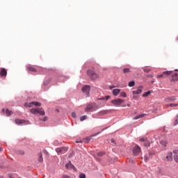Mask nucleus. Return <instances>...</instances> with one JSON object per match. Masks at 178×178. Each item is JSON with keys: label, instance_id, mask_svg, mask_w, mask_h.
<instances>
[{"label": "nucleus", "instance_id": "nucleus-1", "mask_svg": "<svg viewBox=\"0 0 178 178\" xmlns=\"http://www.w3.org/2000/svg\"><path fill=\"white\" fill-rule=\"evenodd\" d=\"M87 74L90 80H99L100 77L99 74L98 73H96L95 70H88L87 71Z\"/></svg>", "mask_w": 178, "mask_h": 178}, {"label": "nucleus", "instance_id": "nucleus-2", "mask_svg": "<svg viewBox=\"0 0 178 178\" xmlns=\"http://www.w3.org/2000/svg\"><path fill=\"white\" fill-rule=\"evenodd\" d=\"M31 113L33 115H37V113H39L41 116H44L45 115V111H44V108H33L30 109Z\"/></svg>", "mask_w": 178, "mask_h": 178}, {"label": "nucleus", "instance_id": "nucleus-3", "mask_svg": "<svg viewBox=\"0 0 178 178\" xmlns=\"http://www.w3.org/2000/svg\"><path fill=\"white\" fill-rule=\"evenodd\" d=\"M98 109V105L97 104L93 103L90 104H88L85 108V112H94Z\"/></svg>", "mask_w": 178, "mask_h": 178}, {"label": "nucleus", "instance_id": "nucleus-4", "mask_svg": "<svg viewBox=\"0 0 178 178\" xmlns=\"http://www.w3.org/2000/svg\"><path fill=\"white\" fill-rule=\"evenodd\" d=\"M24 106L26 108H33V106H41V103L38 102H31L30 103H25Z\"/></svg>", "mask_w": 178, "mask_h": 178}, {"label": "nucleus", "instance_id": "nucleus-5", "mask_svg": "<svg viewBox=\"0 0 178 178\" xmlns=\"http://www.w3.org/2000/svg\"><path fill=\"white\" fill-rule=\"evenodd\" d=\"M123 102H124V100L122 99H115L111 101V104L115 105V106H120Z\"/></svg>", "mask_w": 178, "mask_h": 178}, {"label": "nucleus", "instance_id": "nucleus-6", "mask_svg": "<svg viewBox=\"0 0 178 178\" xmlns=\"http://www.w3.org/2000/svg\"><path fill=\"white\" fill-rule=\"evenodd\" d=\"M133 154L135 156H138L141 154V148L138 145H136L133 149Z\"/></svg>", "mask_w": 178, "mask_h": 178}, {"label": "nucleus", "instance_id": "nucleus-7", "mask_svg": "<svg viewBox=\"0 0 178 178\" xmlns=\"http://www.w3.org/2000/svg\"><path fill=\"white\" fill-rule=\"evenodd\" d=\"M67 147H58L57 149H56V152H57V154H58V155H60L62 154H65V152H67Z\"/></svg>", "mask_w": 178, "mask_h": 178}, {"label": "nucleus", "instance_id": "nucleus-8", "mask_svg": "<svg viewBox=\"0 0 178 178\" xmlns=\"http://www.w3.org/2000/svg\"><path fill=\"white\" fill-rule=\"evenodd\" d=\"M173 159V153L172 152H168L165 156V158L164 159V161H172Z\"/></svg>", "mask_w": 178, "mask_h": 178}, {"label": "nucleus", "instance_id": "nucleus-9", "mask_svg": "<svg viewBox=\"0 0 178 178\" xmlns=\"http://www.w3.org/2000/svg\"><path fill=\"white\" fill-rule=\"evenodd\" d=\"M82 91L84 92L86 95H87V97H88V94H90V86H84L82 88Z\"/></svg>", "mask_w": 178, "mask_h": 178}, {"label": "nucleus", "instance_id": "nucleus-10", "mask_svg": "<svg viewBox=\"0 0 178 178\" xmlns=\"http://www.w3.org/2000/svg\"><path fill=\"white\" fill-rule=\"evenodd\" d=\"M141 92H143V86H139L137 90H133L132 91V94L134 95H137L138 94H141Z\"/></svg>", "mask_w": 178, "mask_h": 178}, {"label": "nucleus", "instance_id": "nucleus-11", "mask_svg": "<svg viewBox=\"0 0 178 178\" xmlns=\"http://www.w3.org/2000/svg\"><path fill=\"white\" fill-rule=\"evenodd\" d=\"M8 71L5 68H1L0 76L1 77H6Z\"/></svg>", "mask_w": 178, "mask_h": 178}, {"label": "nucleus", "instance_id": "nucleus-12", "mask_svg": "<svg viewBox=\"0 0 178 178\" xmlns=\"http://www.w3.org/2000/svg\"><path fill=\"white\" fill-rule=\"evenodd\" d=\"M28 72H32V73H36L37 70L32 65H28L26 67Z\"/></svg>", "mask_w": 178, "mask_h": 178}, {"label": "nucleus", "instance_id": "nucleus-13", "mask_svg": "<svg viewBox=\"0 0 178 178\" xmlns=\"http://www.w3.org/2000/svg\"><path fill=\"white\" fill-rule=\"evenodd\" d=\"M16 124H23L26 123V120H20V119H15V120Z\"/></svg>", "mask_w": 178, "mask_h": 178}, {"label": "nucleus", "instance_id": "nucleus-14", "mask_svg": "<svg viewBox=\"0 0 178 178\" xmlns=\"http://www.w3.org/2000/svg\"><path fill=\"white\" fill-rule=\"evenodd\" d=\"M65 168L67 169H76L74 168V165H73V164H72V162H70V161L65 165Z\"/></svg>", "mask_w": 178, "mask_h": 178}, {"label": "nucleus", "instance_id": "nucleus-15", "mask_svg": "<svg viewBox=\"0 0 178 178\" xmlns=\"http://www.w3.org/2000/svg\"><path fill=\"white\" fill-rule=\"evenodd\" d=\"M145 116H147V114H145V113L140 114V115H137V116L134 117V118H133V120H137L141 119V118H144V117H145Z\"/></svg>", "mask_w": 178, "mask_h": 178}, {"label": "nucleus", "instance_id": "nucleus-16", "mask_svg": "<svg viewBox=\"0 0 178 178\" xmlns=\"http://www.w3.org/2000/svg\"><path fill=\"white\" fill-rule=\"evenodd\" d=\"M173 154H175L174 159H175V162H177L178 163V150H174Z\"/></svg>", "mask_w": 178, "mask_h": 178}, {"label": "nucleus", "instance_id": "nucleus-17", "mask_svg": "<svg viewBox=\"0 0 178 178\" xmlns=\"http://www.w3.org/2000/svg\"><path fill=\"white\" fill-rule=\"evenodd\" d=\"M178 73H175L172 74V79H171V81H178Z\"/></svg>", "mask_w": 178, "mask_h": 178}, {"label": "nucleus", "instance_id": "nucleus-18", "mask_svg": "<svg viewBox=\"0 0 178 178\" xmlns=\"http://www.w3.org/2000/svg\"><path fill=\"white\" fill-rule=\"evenodd\" d=\"M6 116H12V115H13V111H10L9 109H6Z\"/></svg>", "mask_w": 178, "mask_h": 178}, {"label": "nucleus", "instance_id": "nucleus-19", "mask_svg": "<svg viewBox=\"0 0 178 178\" xmlns=\"http://www.w3.org/2000/svg\"><path fill=\"white\" fill-rule=\"evenodd\" d=\"M163 76H170V74H173V71H165L163 72Z\"/></svg>", "mask_w": 178, "mask_h": 178}, {"label": "nucleus", "instance_id": "nucleus-20", "mask_svg": "<svg viewBox=\"0 0 178 178\" xmlns=\"http://www.w3.org/2000/svg\"><path fill=\"white\" fill-rule=\"evenodd\" d=\"M120 92V89H114L113 90V95L116 97Z\"/></svg>", "mask_w": 178, "mask_h": 178}, {"label": "nucleus", "instance_id": "nucleus-21", "mask_svg": "<svg viewBox=\"0 0 178 178\" xmlns=\"http://www.w3.org/2000/svg\"><path fill=\"white\" fill-rule=\"evenodd\" d=\"M123 73H131L130 68H124L122 70Z\"/></svg>", "mask_w": 178, "mask_h": 178}, {"label": "nucleus", "instance_id": "nucleus-22", "mask_svg": "<svg viewBox=\"0 0 178 178\" xmlns=\"http://www.w3.org/2000/svg\"><path fill=\"white\" fill-rule=\"evenodd\" d=\"M91 140V137H88V138H86L85 139L83 140V143H86V144L90 143Z\"/></svg>", "mask_w": 178, "mask_h": 178}, {"label": "nucleus", "instance_id": "nucleus-23", "mask_svg": "<svg viewBox=\"0 0 178 178\" xmlns=\"http://www.w3.org/2000/svg\"><path fill=\"white\" fill-rule=\"evenodd\" d=\"M136 85V82L134 81H131L128 83L129 87H134Z\"/></svg>", "mask_w": 178, "mask_h": 178}, {"label": "nucleus", "instance_id": "nucleus-24", "mask_svg": "<svg viewBox=\"0 0 178 178\" xmlns=\"http://www.w3.org/2000/svg\"><path fill=\"white\" fill-rule=\"evenodd\" d=\"M44 159H42V154L40 153L39 154V158H38V161L39 162H42Z\"/></svg>", "mask_w": 178, "mask_h": 178}, {"label": "nucleus", "instance_id": "nucleus-25", "mask_svg": "<svg viewBox=\"0 0 178 178\" xmlns=\"http://www.w3.org/2000/svg\"><path fill=\"white\" fill-rule=\"evenodd\" d=\"M143 71H144L145 73H149V72H151V68H149V67H145V68H144Z\"/></svg>", "mask_w": 178, "mask_h": 178}, {"label": "nucleus", "instance_id": "nucleus-26", "mask_svg": "<svg viewBox=\"0 0 178 178\" xmlns=\"http://www.w3.org/2000/svg\"><path fill=\"white\" fill-rule=\"evenodd\" d=\"M17 154L18 155H24V151H23V150H18V151L17 152Z\"/></svg>", "mask_w": 178, "mask_h": 178}, {"label": "nucleus", "instance_id": "nucleus-27", "mask_svg": "<svg viewBox=\"0 0 178 178\" xmlns=\"http://www.w3.org/2000/svg\"><path fill=\"white\" fill-rule=\"evenodd\" d=\"M120 96L123 97L124 98H126V97H127V94H126V92H121Z\"/></svg>", "mask_w": 178, "mask_h": 178}, {"label": "nucleus", "instance_id": "nucleus-28", "mask_svg": "<svg viewBox=\"0 0 178 178\" xmlns=\"http://www.w3.org/2000/svg\"><path fill=\"white\" fill-rule=\"evenodd\" d=\"M149 141H148V139H146V141H145V147H149Z\"/></svg>", "mask_w": 178, "mask_h": 178}, {"label": "nucleus", "instance_id": "nucleus-29", "mask_svg": "<svg viewBox=\"0 0 178 178\" xmlns=\"http://www.w3.org/2000/svg\"><path fill=\"white\" fill-rule=\"evenodd\" d=\"M149 94H151V92L147 91L143 95V97H148V95H149Z\"/></svg>", "mask_w": 178, "mask_h": 178}, {"label": "nucleus", "instance_id": "nucleus-30", "mask_svg": "<svg viewBox=\"0 0 178 178\" xmlns=\"http://www.w3.org/2000/svg\"><path fill=\"white\" fill-rule=\"evenodd\" d=\"M167 101H176V97H171L167 99Z\"/></svg>", "mask_w": 178, "mask_h": 178}, {"label": "nucleus", "instance_id": "nucleus-31", "mask_svg": "<svg viewBox=\"0 0 178 178\" xmlns=\"http://www.w3.org/2000/svg\"><path fill=\"white\" fill-rule=\"evenodd\" d=\"M86 119H87V115H83L81 117L80 120L81 122H83V120H86Z\"/></svg>", "mask_w": 178, "mask_h": 178}, {"label": "nucleus", "instance_id": "nucleus-32", "mask_svg": "<svg viewBox=\"0 0 178 178\" xmlns=\"http://www.w3.org/2000/svg\"><path fill=\"white\" fill-rule=\"evenodd\" d=\"M167 106H178V104H168Z\"/></svg>", "mask_w": 178, "mask_h": 178}, {"label": "nucleus", "instance_id": "nucleus-33", "mask_svg": "<svg viewBox=\"0 0 178 178\" xmlns=\"http://www.w3.org/2000/svg\"><path fill=\"white\" fill-rule=\"evenodd\" d=\"M161 145H163L164 147H166L168 143H166V141L162 140V141H161Z\"/></svg>", "mask_w": 178, "mask_h": 178}, {"label": "nucleus", "instance_id": "nucleus-34", "mask_svg": "<svg viewBox=\"0 0 178 178\" xmlns=\"http://www.w3.org/2000/svg\"><path fill=\"white\" fill-rule=\"evenodd\" d=\"M40 120H42V122H47L48 120V117H44L43 119L40 118Z\"/></svg>", "mask_w": 178, "mask_h": 178}, {"label": "nucleus", "instance_id": "nucleus-35", "mask_svg": "<svg viewBox=\"0 0 178 178\" xmlns=\"http://www.w3.org/2000/svg\"><path fill=\"white\" fill-rule=\"evenodd\" d=\"M105 154V152H100L97 154V156H104V154Z\"/></svg>", "mask_w": 178, "mask_h": 178}, {"label": "nucleus", "instance_id": "nucleus-36", "mask_svg": "<svg viewBox=\"0 0 178 178\" xmlns=\"http://www.w3.org/2000/svg\"><path fill=\"white\" fill-rule=\"evenodd\" d=\"M139 141L141 143H145V141H147V138H142L139 140Z\"/></svg>", "mask_w": 178, "mask_h": 178}, {"label": "nucleus", "instance_id": "nucleus-37", "mask_svg": "<svg viewBox=\"0 0 178 178\" xmlns=\"http://www.w3.org/2000/svg\"><path fill=\"white\" fill-rule=\"evenodd\" d=\"M111 98L110 96H105L104 97L102 98L101 99H106V101H108V99Z\"/></svg>", "mask_w": 178, "mask_h": 178}, {"label": "nucleus", "instance_id": "nucleus-38", "mask_svg": "<svg viewBox=\"0 0 178 178\" xmlns=\"http://www.w3.org/2000/svg\"><path fill=\"white\" fill-rule=\"evenodd\" d=\"M79 178H86V175L85 174H80L79 175Z\"/></svg>", "mask_w": 178, "mask_h": 178}, {"label": "nucleus", "instance_id": "nucleus-39", "mask_svg": "<svg viewBox=\"0 0 178 178\" xmlns=\"http://www.w3.org/2000/svg\"><path fill=\"white\" fill-rule=\"evenodd\" d=\"M100 115H105L106 113V111H102L99 113Z\"/></svg>", "mask_w": 178, "mask_h": 178}, {"label": "nucleus", "instance_id": "nucleus-40", "mask_svg": "<svg viewBox=\"0 0 178 178\" xmlns=\"http://www.w3.org/2000/svg\"><path fill=\"white\" fill-rule=\"evenodd\" d=\"M149 156H148L147 155H145V161L147 162V161H149Z\"/></svg>", "mask_w": 178, "mask_h": 178}, {"label": "nucleus", "instance_id": "nucleus-41", "mask_svg": "<svg viewBox=\"0 0 178 178\" xmlns=\"http://www.w3.org/2000/svg\"><path fill=\"white\" fill-rule=\"evenodd\" d=\"M177 124H178V120L176 119L175 121V126H177Z\"/></svg>", "mask_w": 178, "mask_h": 178}, {"label": "nucleus", "instance_id": "nucleus-42", "mask_svg": "<svg viewBox=\"0 0 178 178\" xmlns=\"http://www.w3.org/2000/svg\"><path fill=\"white\" fill-rule=\"evenodd\" d=\"M163 76V74H159L157 76V79H161Z\"/></svg>", "mask_w": 178, "mask_h": 178}, {"label": "nucleus", "instance_id": "nucleus-43", "mask_svg": "<svg viewBox=\"0 0 178 178\" xmlns=\"http://www.w3.org/2000/svg\"><path fill=\"white\" fill-rule=\"evenodd\" d=\"M63 178H70L69 175H63Z\"/></svg>", "mask_w": 178, "mask_h": 178}, {"label": "nucleus", "instance_id": "nucleus-44", "mask_svg": "<svg viewBox=\"0 0 178 178\" xmlns=\"http://www.w3.org/2000/svg\"><path fill=\"white\" fill-rule=\"evenodd\" d=\"M72 117L74 118H76V114H75V113H72Z\"/></svg>", "mask_w": 178, "mask_h": 178}, {"label": "nucleus", "instance_id": "nucleus-45", "mask_svg": "<svg viewBox=\"0 0 178 178\" xmlns=\"http://www.w3.org/2000/svg\"><path fill=\"white\" fill-rule=\"evenodd\" d=\"M111 143H112L113 144H115V140H114L113 138H112V139L111 140Z\"/></svg>", "mask_w": 178, "mask_h": 178}, {"label": "nucleus", "instance_id": "nucleus-46", "mask_svg": "<svg viewBox=\"0 0 178 178\" xmlns=\"http://www.w3.org/2000/svg\"><path fill=\"white\" fill-rule=\"evenodd\" d=\"M48 83H49V82H44V84L45 86H47V85L48 84Z\"/></svg>", "mask_w": 178, "mask_h": 178}, {"label": "nucleus", "instance_id": "nucleus-47", "mask_svg": "<svg viewBox=\"0 0 178 178\" xmlns=\"http://www.w3.org/2000/svg\"><path fill=\"white\" fill-rule=\"evenodd\" d=\"M2 151V147H0V152Z\"/></svg>", "mask_w": 178, "mask_h": 178}, {"label": "nucleus", "instance_id": "nucleus-48", "mask_svg": "<svg viewBox=\"0 0 178 178\" xmlns=\"http://www.w3.org/2000/svg\"><path fill=\"white\" fill-rule=\"evenodd\" d=\"M175 70V72H178V70Z\"/></svg>", "mask_w": 178, "mask_h": 178}, {"label": "nucleus", "instance_id": "nucleus-49", "mask_svg": "<svg viewBox=\"0 0 178 178\" xmlns=\"http://www.w3.org/2000/svg\"><path fill=\"white\" fill-rule=\"evenodd\" d=\"M3 111L4 112V111H5V109H3Z\"/></svg>", "mask_w": 178, "mask_h": 178}, {"label": "nucleus", "instance_id": "nucleus-50", "mask_svg": "<svg viewBox=\"0 0 178 178\" xmlns=\"http://www.w3.org/2000/svg\"><path fill=\"white\" fill-rule=\"evenodd\" d=\"M96 135H92V136H95Z\"/></svg>", "mask_w": 178, "mask_h": 178}, {"label": "nucleus", "instance_id": "nucleus-51", "mask_svg": "<svg viewBox=\"0 0 178 178\" xmlns=\"http://www.w3.org/2000/svg\"><path fill=\"white\" fill-rule=\"evenodd\" d=\"M0 178H3L1 176H0Z\"/></svg>", "mask_w": 178, "mask_h": 178}, {"label": "nucleus", "instance_id": "nucleus-52", "mask_svg": "<svg viewBox=\"0 0 178 178\" xmlns=\"http://www.w3.org/2000/svg\"><path fill=\"white\" fill-rule=\"evenodd\" d=\"M177 118H178V115H177Z\"/></svg>", "mask_w": 178, "mask_h": 178}]
</instances>
